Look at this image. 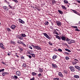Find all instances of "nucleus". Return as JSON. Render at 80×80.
Returning <instances> with one entry per match:
<instances>
[{"instance_id":"nucleus-1","label":"nucleus","mask_w":80,"mask_h":80,"mask_svg":"<svg viewBox=\"0 0 80 80\" xmlns=\"http://www.w3.org/2000/svg\"><path fill=\"white\" fill-rule=\"evenodd\" d=\"M71 61L73 65H75L77 64V62H78V60L76 59H71Z\"/></svg>"},{"instance_id":"nucleus-2","label":"nucleus","mask_w":80,"mask_h":80,"mask_svg":"<svg viewBox=\"0 0 80 80\" xmlns=\"http://www.w3.org/2000/svg\"><path fill=\"white\" fill-rule=\"evenodd\" d=\"M43 35L48 39H52V35H49L50 37L47 34L45 33H43Z\"/></svg>"},{"instance_id":"nucleus-3","label":"nucleus","mask_w":80,"mask_h":80,"mask_svg":"<svg viewBox=\"0 0 80 80\" xmlns=\"http://www.w3.org/2000/svg\"><path fill=\"white\" fill-rule=\"evenodd\" d=\"M71 10L73 12V13L78 15H80V13H79L77 11H75V10H73V9H71Z\"/></svg>"},{"instance_id":"nucleus-4","label":"nucleus","mask_w":80,"mask_h":80,"mask_svg":"<svg viewBox=\"0 0 80 80\" xmlns=\"http://www.w3.org/2000/svg\"><path fill=\"white\" fill-rule=\"evenodd\" d=\"M16 74L17 76H20L21 75V72L20 71H17L16 72Z\"/></svg>"},{"instance_id":"nucleus-5","label":"nucleus","mask_w":80,"mask_h":80,"mask_svg":"<svg viewBox=\"0 0 80 80\" xmlns=\"http://www.w3.org/2000/svg\"><path fill=\"white\" fill-rule=\"evenodd\" d=\"M18 20L19 22L21 23H22V24H24V23H25V21H23L22 19L19 18Z\"/></svg>"},{"instance_id":"nucleus-6","label":"nucleus","mask_w":80,"mask_h":80,"mask_svg":"<svg viewBox=\"0 0 80 80\" xmlns=\"http://www.w3.org/2000/svg\"><path fill=\"white\" fill-rule=\"evenodd\" d=\"M34 48L35 49H37V50H42L41 48L38 46H35Z\"/></svg>"},{"instance_id":"nucleus-7","label":"nucleus","mask_w":80,"mask_h":80,"mask_svg":"<svg viewBox=\"0 0 80 80\" xmlns=\"http://www.w3.org/2000/svg\"><path fill=\"white\" fill-rule=\"evenodd\" d=\"M56 24H57V25L59 27H60L61 26V22L60 21H56Z\"/></svg>"},{"instance_id":"nucleus-8","label":"nucleus","mask_w":80,"mask_h":80,"mask_svg":"<svg viewBox=\"0 0 80 80\" xmlns=\"http://www.w3.org/2000/svg\"><path fill=\"white\" fill-rule=\"evenodd\" d=\"M15 27H16V26L15 25H12L10 27V28H12V30H15Z\"/></svg>"},{"instance_id":"nucleus-9","label":"nucleus","mask_w":80,"mask_h":80,"mask_svg":"<svg viewBox=\"0 0 80 80\" xmlns=\"http://www.w3.org/2000/svg\"><path fill=\"white\" fill-rule=\"evenodd\" d=\"M70 70L71 72H74L75 71V69H74V68L72 66L70 67Z\"/></svg>"},{"instance_id":"nucleus-10","label":"nucleus","mask_w":80,"mask_h":80,"mask_svg":"<svg viewBox=\"0 0 80 80\" xmlns=\"http://www.w3.org/2000/svg\"><path fill=\"white\" fill-rule=\"evenodd\" d=\"M0 47L1 48H2L4 50L5 49V48L3 47V44L2 43L0 44Z\"/></svg>"},{"instance_id":"nucleus-11","label":"nucleus","mask_w":80,"mask_h":80,"mask_svg":"<svg viewBox=\"0 0 80 80\" xmlns=\"http://www.w3.org/2000/svg\"><path fill=\"white\" fill-rule=\"evenodd\" d=\"M75 68L78 70V71H80V67L78 66H75Z\"/></svg>"},{"instance_id":"nucleus-12","label":"nucleus","mask_w":80,"mask_h":80,"mask_svg":"<svg viewBox=\"0 0 80 80\" xmlns=\"http://www.w3.org/2000/svg\"><path fill=\"white\" fill-rule=\"evenodd\" d=\"M52 66L53 68H58V67H57V66L56 65L53 64H52Z\"/></svg>"},{"instance_id":"nucleus-13","label":"nucleus","mask_w":80,"mask_h":80,"mask_svg":"<svg viewBox=\"0 0 80 80\" xmlns=\"http://www.w3.org/2000/svg\"><path fill=\"white\" fill-rule=\"evenodd\" d=\"M74 78H79L80 77H79V76L77 75H74Z\"/></svg>"},{"instance_id":"nucleus-14","label":"nucleus","mask_w":80,"mask_h":80,"mask_svg":"<svg viewBox=\"0 0 80 80\" xmlns=\"http://www.w3.org/2000/svg\"><path fill=\"white\" fill-rule=\"evenodd\" d=\"M61 38L62 40H64V41H65V39H66V38H65V37H64V36H62Z\"/></svg>"},{"instance_id":"nucleus-15","label":"nucleus","mask_w":80,"mask_h":80,"mask_svg":"<svg viewBox=\"0 0 80 80\" xmlns=\"http://www.w3.org/2000/svg\"><path fill=\"white\" fill-rule=\"evenodd\" d=\"M10 43H11V44H13V45H15L16 43L15 41H11L10 42Z\"/></svg>"},{"instance_id":"nucleus-16","label":"nucleus","mask_w":80,"mask_h":80,"mask_svg":"<svg viewBox=\"0 0 80 80\" xmlns=\"http://www.w3.org/2000/svg\"><path fill=\"white\" fill-rule=\"evenodd\" d=\"M2 8L5 10H7V8H8L6 6H4L2 7Z\"/></svg>"},{"instance_id":"nucleus-17","label":"nucleus","mask_w":80,"mask_h":80,"mask_svg":"<svg viewBox=\"0 0 80 80\" xmlns=\"http://www.w3.org/2000/svg\"><path fill=\"white\" fill-rule=\"evenodd\" d=\"M38 76L39 78H41L42 77V73H40L38 74Z\"/></svg>"},{"instance_id":"nucleus-18","label":"nucleus","mask_w":80,"mask_h":80,"mask_svg":"<svg viewBox=\"0 0 80 80\" xmlns=\"http://www.w3.org/2000/svg\"><path fill=\"white\" fill-rule=\"evenodd\" d=\"M59 76H60V77H63V75H62V74L61 72H59L58 74Z\"/></svg>"},{"instance_id":"nucleus-19","label":"nucleus","mask_w":80,"mask_h":80,"mask_svg":"<svg viewBox=\"0 0 80 80\" xmlns=\"http://www.w3.org/2000/svg\"><path fill=\"white\" fill-rule=\"evenodd\" d=\"M8 6L10 8H12V10H14V7H13L11 6L10 5H9Z\"/></svg>"},{"instance_id":"nucleus-20","label":"nucleus","mask_w":80,"mask_h":80,"mask_svg":"<svg viewBox=\"0 0 80 80\" xmlns=\"http://www.w3.org/2000/svg\"><path fill=\"white\" fill-rule=\"evenodd\" d=\"M32 74L33 76H36L37 75V73L35 72H32Z\"/></svg>"},{"instance_id":"nucleus-21","label":"nucleus","mask_w":80,"mask_h":80,"mask_svg":"<svg viewBox=\"0 0 80 80\" xmlns=\"http://www.w3.org/2000/svg\"><path fill=\"white\" fill-rule=\"evenodd\" d=\"M58 11L60 14H63V12L62 11H61L60 10H58Z\"/></svg>"},{"instance_id":"nucleus-22","label":"nucleus","mask_w":80,"mask_h":80,"mask_svg":"<svg viewBox=\"0 0 80 80\" xmlns=\"http://www.w3.org/2000/svg\"><path fill=\"white\" fill-rule=\"evenodd\" d=\"M39 71L41 73H42V72H43V70H42V69H41V68H39Z\"/></svg>"},{"instance_id":"nucleus-23","label":"nucleus","mask_w":80,"mask_h":80,"mask_svg":"<svg viewBox=\"0 0 80 80\" xmlns=\"http://www.w3.org/2000/svg\"><path fill=\"white\" fill-rule=\"evenodd\" d=\"M56 58H57V56H56L55 55H54L52 57V59H53V60L55 59Z\"/></svg>"},{"instance_id":"nucleus-24","label":"nucleus","mask_w":80,"mask_h":80,"mask_svg":"<svg viewBox=\"0 0 80 80\" xmlns=\"http://www.w3.org/2000/svg\"><path fill=\"white\" fill-rule=\"evenodd\" d=\"M21 36L22 37H26V35L25 34H22Z\"/></svg>"},{"instance_id":"nucleus-25","label":"nucleus","mask_w":80,"mask_h":80,"mask_svg":"<svg viewBox=\"0 0 80 80\" xmlns=\"http://www.w3.org/2000/svg\"><path fill=\"white\" fill-rule=\"evenodd\" d=\"M64 2L65 3H66V4H68V2L67 1L65 0L64 1Z\"/></svg>"},{"instance_id":"nucleus-26","label":"nucleus","mask_w":80,"mask_h":80,"mask_svg":"<svg viewBox=\"0 0 80 80\" xmlns=\"http://www.w3.org/2000/svg\"><path fill=\"white\" fill-rule=\"evenodd\" d=\"M27 67V65L25 63H24L23 65H22V67Z\"/></svg>"},{"instance_id":"nucleus-27","label":"nucleus","mask_w":80,"mask_h":80,"mask_svg":"<svg viewBox=\"0 0 80 80\" xmlns=\"http://www.w3.org/2000/svg\"><path fill=\"white\" fill-rule=\"evenodd\" d=\"M62 8L63 9H64V10H66V8H65V7L62 5Z\"/></svg>"},{"instance_id":"nucleus-28","label":"nucleus","mask_w":80,"mask_h":80,"mask_svg":"<svg viewBox=\"0 0 80 80\" xmlns=\"http://www.w3.org/2000/svg\"><path fill=\"white\" fill-rule=\"evenodd\" d=\"M45 25H48V21H47L46 22H45V23H44Z\"/></svg>"},{"instance_id":"nucleus-29","label":"nucleus","mask_w":80,"mask_h":80,"mask_svg":"<svg viewBox=\"0 0 80 80\" xmlns=\"http://www.w3.org/2000/svg\"><path fill=\"white\" fill-rule=\"evenodd\" d=\"M19 39H20V40H23V37H22V36H20V37Z\"/></svg>"},{"instance_id":"nucleus-30","label":"nucleus","mask_w":80,"mask_h":80,"mask_svg":"<svg viewBox=\"0 0 80 80\" xmlns=\"http://www.w3.org/2000/svg\"><path fill=\"white\" fill-rule=\"evenodd\" d=\"M65 50L66 51H67L68 52H70V50H68V49H65Z\"/></svg>"},{"instance_id":"nucleus-31","label":"nucleus","mask_w":80,"mask_h":80,"mask_svg":"<svg viewBox=\"0 0 80 80\" xmlns=\"http://www.w3.org/2000/svg\"><path fill=\"white\" fill-rule=\"evenodd\" d=\"M2 75L3 76V77H4L5 75V72H2Z\"/></svg>"},{"instance_id":"nucleus-32","label":"nucleus","mask_w":80,"mask_h":80,"mask_svg":"<svg viewBox=\"0 0 80 80\" xmlns=\"http://www.w3.org/2000/svg\"><path fill=\"white\" fill-rule=\"evenodd\" d=\"M13 2H15L16 3H18V2L17 1V0H12Z\"/></svg>"},{"instance_id":"nucleus-33","label":"nucleus","mask_w":80,"mask_h":80,"mask_svg":"<svg viewBox=\"0 0 80 80\" xmlns=\"http://www.w3.org/2000/svg\"><path fill=\"white\" fill-rule=\"evenodd\" d=\"M70 42L71 43H75V41L73 40H71Z\"/></svg>"},{"instance_id":"nucleus-34","label":"nucleus","mask_w":80,"mask_h":80,"mask_svg":"<svg viewBox=\"0 0 80 80\" xmlns=\"http://www.w3.org/2000/svg\"><path fill=\"white\" fill-rule=\"evenodd\" d=\"M52 4H54L55 3H56V2H55V0H53L52 1Z\"/></svg>"},{"instance_id":"nucleus-35","label":"nucleus","mask_w":80,"mask_h":80,"mask_svg":"<svg viewBox=\"0 0 80 80\" xmlns=\"http://www.w3.org/2000/svg\"><path fill=\"white\" fill-rule=\"evenodd\" d=\"M31 55L32 57H34V58H35V55L34 54H32Z\"/></svg>"},{"instance_id":"nucleus-36","label":"nucleus","mask_w":80,"mask_h":80,"mask_svg":"<svg viewBox=\"0 0 80 80\" xmlns=\"http://www.w3.org/2000/svg\"><path fill=\"white\" fill-rule=\"evenodd\" d=\"M5 70L4 69H0V72H3Z\"/></svg>"},{"instance_id":"nucleus-37","label":"nucleus","mask_w":80,"mask_h":80,"mask_svg":"<svg viewBox=\"0 0 80 80\" xmlns=\"http://www.w3.org/2000/svg\"><path fill=\"white\" fill-rule=\"evenodd\" d=\"M7 30L8 32H10V31H11L10 29L9 28H7Z\"/></svg>"},{"instance_id":"nucleus-38","label":"nucleus","mask_w":80,"mask_h":80,"mask_svg":"<svg viewBox=\"0 0 80 80\" xmlns=\"http://www.w3.org/2000/svg\"><path fill=\"white\" fill-rule=\"evenodd\" d=\"M55 33L56 35H59V34H58V32H57V31L56 30H55Z\"/></svg>"},{"instance_id":"nucleus-39","label":"nucleus","mask_w":80,"mask_h":80,"mask_svg":"<svg viewBox=\"0 0 80 80\" xmlns=\"http://www.w3.org/2000/svg\"><path fill=\"white\" fill-rule=\"evenodd\" d=\"M58 51H59V52H62V50L60 48H59L58 49Z\"/></svg>"},{"instance_id":"nucleus-40","label":"nucleus","mask_w":80,"mask_h":80,"mask_svg":"<svg viewBox=\"0 0 80 80\" xmlns=\"http://www.w3.org/2000/svg\"><path fill=\"white\" fill-rule=\"evenodd\" d=\"M73 28H78V27H77V26H72Z\"/></svg>"},{"instance_id":"nucleus-41","label":"nucleus","mask_w":80,"mask_h":80,"mask_svg":"<svg viewBox=\"0 0 80 80\" xmlns=\"http://www.w3.org/2000/svg\"><path fill=\"white\" fill-rule=\"evenodd\" d=\"M54 80H59V78H53Z\"/></svg>"},{"instance_id":"nucleus-42","label":"nucleus","mask_w":80,"mask_h":80,"mask_svg":"<svg viewBox=\"0 0 80 80\" xmlns=\"http://www.w3.org/2000/svg\"><path fill=\"white\" fill-rule=\"evenodd\" d=\"M75 31H77V32H80V30L78 29H75Z\"/></svg>"},{"instance_id":"nucleus-43","label":"nucleus","mask_w":80,"mask_h":80,"mask_svg":"<svg viewBox=\"0 0 80 80\" xmlns=\"http://www.w3.org/2000/svg\"><path fill=\"white\" fill-rule=\"evenodd\" d=\"M64 72L65 73H66V74H67V70H64Z\"/></svg>"},{"instance_id":"nucleus-44","label":"nucleus","mask_w":80,"mask_h":80,"mask_svg":"<svg viewBox=\"0 0 80 80\" xmlns=\"http://www.w3.org/2000/svg\"><path fill=\"white\" fill-rule=\"evenodd\" d=\"M14 78H16V79H17V78H18V77H17V76L14 75Z\"/></svg>"},{"instance_id":"nucleus-45","label":"nucleus","mask_w":80,"mask_h":80,"mask_svg":"<svg viewBox=\"0 0 80 80\" xmlns=\"http://www.w3.org/2000/svg\"><path fill=\"white\" fill-rule=\"evenodd\" d=\"M22 41H18L17 42V43H19V44H20V42H21Z\"/></svg>"},{"instance_id":"nucleus-46","label":"nucleus","mask_w":80,"mask_h":80,"mask_svg":"<svg viewBox=\"0 0 80 80\" xmlns=\"http://www.w3.org/2000/svg\"><path fill=\"white\" fill-rule=\"evenodd\" d=\"M23 43H24V42L21 41L20 42V44H21V45H23Z\"/></svg>"},{"instance_id":"nucleus-47","label":"nucleus","mask_w":80,"mask_h":80,"mask_svg":"<svg viewBox=\"0 0 80 80\" xmlns=\"http://www.w3.org/2000/svg\"><path fill=\"white\" fill-rule=\"evenodd\" d=\"M28 54H29V55H32V52H28Z\"/></svg>"},{"instance_id":"nucleus-48","label":"nucleus","mask_w":80,"mask_h":80,"mask_svg":"<svg viewBox=\"0 0 80 80\" xmlns=\"http://www.w3.org/2000/svg\"><path fill=\"white\" fill-rule=\"evenodd\" d=\"M27 56H28L29 58H32V56H30V55H27Z\"/></svg>"},{"instance_id":"nucleus-49","label":"nucleus","mask_w":80,"mask_h":80,"mask_svg":"<svg viewBox=\"0 0 80 80\" xmlns=\"http://www.w3.org/2000/svg\"><path fill=\"white\" fill-rule=\"evenodd\" d=\"M30 80H35V78L33 77L30 79Z\"/></svg>"},{"instance_id":"nucleus-50","label":"nucleus","mask_w":80,"mask_h":80,"mask_svg":"<svg viewBox=\"0 0 80 80\" xmlns=\"http://www.w3.org/2000/svg\"><path fill=\"white\" fill-rule=\"evenodd\" d=\"M49 45H52V43H51L50 42H49Z\"/></svg>"},{"instance_id":"nucleus-51","label":"nucleus","mask_w":80,"mask_h":80,"mask_svg":"<svg viewBox=\"0 0 80 80\" xmlns=\"http://www.w3.org/2000/svg\"><path fill=\"white\" fill-rule=\"evenodd\" d=\"M17 37H18V39H19V38H20V35H18L16 36Z\"/></svg>"},{"instance_id":"nucleus-52","label":"nucleus","mask_w":80,"mask_h":80,"mask_svg":"<svg viewBox=\"0 0 80 80\" xmlns=\"http://www.w3.org/2000/svg\"><path fill=\"white\" fill-rule=\"evenodd\" d=\"M66 60H68L69 59V58L68 57H66Z\"/></svg>"},{"instance_id":"nucleus-53","label":"nucleus","mask_w":80,"mask_h":80,"mask_svg":"<svg viewBox=\"0 0 80 80\" xmlns=\"http://www.w3.org/2000/svg\"><path fill=\"white\" fill-rule=\"evenodd\" d=\"M66 42H68V41H69V39L68 38L66 39Z\"/></svg>"},{"instance_id":"nucleus-54","label":"nucleus","mask_w":80,"mask_h":80,"mask_svg":"<svg viewBox=\"0 0 80 80\" xmlns=\"http://www.w3.org/2000/svg\"><path fill=\"white\" fill-rule=\"evenodd\" d=\"M65 54H66V55H69V53L67 52H65Z\"/></svg>"},{"instance_id":"nucleus-55","label":"nucleus","mask_w":80,"mask_h":80,"mask_svg":"<svg viewBox=\"0 0 80 80\" xmlns=\"http://www.w3.org/2000/svg\"><path fill=\"white\" fill-rule=\"evenodd\" d=\"M19 49H20V50L21 51H23V49L22 48H19Z\"/></svg>"},{"instance_id":"nucleus-56","label":"nucleus","mask_w":80,"mask_h":80,"mask_svg":"<svg viewBox=\"0 0 80 80\" xmlns=\"http://www.w3.org/2000/svg\"><path fill=\"white\" fill-rule=\"evenodd\" d=\"M55 36H56V38H58L59 37V36L57 35H55Z\"/></svg>"},{"instance_id":"nucleus-57","label":"nucleus","mask_w":80,"mask_h":80,"mask_svg":"<svg viewBox=\"0 0 80 80\" xmlns=\"http://www.w3.org/2000/svg\"><path fill=\"white\" fill-rule=\"evenodd\" d=\"M22 45H23V46H24V47H26V45L24 43H23Z\"/></svg>"},{"instance_id":"nucleus-58","label":"nucleus","mask_w":80,"mask_h":80,"mask_svg":"<svg viewBox=\"0 0 80 80\" xmlns=\"http://www.w3.org/2000/svg\"><path fill=\"white\" fill-rule=\"evenodd\" d=\"M29 48H30L31 49H33V48H32V47H31V46L29 47Z\"/></svg>"},{"instance_id":"nucleus-59","label":"nucleus","mask_w":80,"mask_h":80,"mask_svg":"<svg viewBox=\"0 0 80 80\" xmlns=\"http://www.w3.org/2000/svg\"><path fill=\"white\" fill-rule=\"evenodd\" d=\"M55 51H56V52H58V50L57 49V48H55L54 49Z\"/></svg>"},{"instance_id":"nucleus-60","label":"nucleus","mask_w":80,"mask_h":80,"mask_svg":"<svg viewBox=\"0 0 80 80\" xmlns=\"http://www.w3.org/2000/svg\"><path fill=\"white\" fill-rule=\"evenodd\" d=\"M50 28L51 29H53V27L52 26H50Z\"/></svg>"},{"instance_id":"nucleus-61","label":"nucleus","mask_w":80,"mask_h":80,"mask_svg":"<svg viewBox=\"0 0 80 80\" xmlns=\"http://www.w3.org/2000/svg\"><path fill=\"white\" fill-rule=\"evenodd\" d=\"M58 39H59V40H61V38H60V37L59 36L58 37Z\"/></svg>"},{"instance_id":"nucleus-62","label":"nucleus","mask_w":80,"mask_h":80,"mask_svg":"<svg viewBox=\"0 0 80 80\" xmlns=\"http://www.w3.org/2000/svg\"><path fill=\"white\" fill-rule=\"evenodd\" d=\"M8 72H5V75H8Z\"/></svg>"},{"instance_id":"nucleus-63","label":"nucleus","mask_w":80,"mask_h":80,"mask_svg":"<svg viewBox=\"0 0 80 80\" xmlns=\"http://www.w3.org/2000/svg\"><path fill=\"white\" fill-rule=\"evenodd\" d=\"M36 9H37V10H38V11H40V9H39V8H36Z\"/></svg>"},{"instance_id":"nucleus-64","label":"nucleus","mask_w":80,"mask_h":80,"mask_svg":"<svg viewBox=\"0 0 80 80\" xmlns=\"http://www.w3.org/2000/svg\"><path fill=\"white\" fill-rule=\"evenodd\" d=\"M77 1V2H78V3H80V1H79V0H78V1Z\"/></svg>"}]
</instances>
